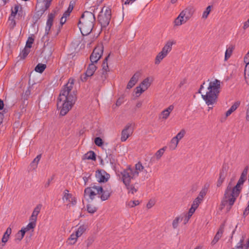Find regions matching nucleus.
<instances>
[{
	"label": "nucleus",
	"instance_id": "obj_41",
	"mask_svg": "<svg viewBox=\"0 0 249 249\" xmlns=\"http://www.w3.org/2000/svg\"><path fill=\"white\" fill-rule=\"evenodd\" d=\"M30 52V48L25 47L21 52L20 55L21 58L24 59Z\"/></svg>",
	"mask_w": 249,
	"mask_h": 249
},
{
	"label": "nucleus",
	"instance_id": "obj_17",
	"mask_svg": "<svg viewBox=\"0 0 249 249\" xmlns=\"http://www.w3.org/2000/svg\"><path fill=\"white\" fill-rule=\"evenodd\" d=\"M225 224H222L219 228L217 232L211 242L212 245H215L221 238L224 232Z\"/></svg>",
	"mask_w": 249,
	"mask_h": 249
},
{
	"label": "nucleus",
	"instance_id": "obj_29",
	"mask_svg": "<svg viewBox=\"0 0 249 249\" xmlns=\"http://www.w3.org/2000/svg\"><path fill=\"white\" fill-rule=\"evenodd\" d=\"M234 48V47L232 45H230L228 48H227L225 53V61H227L231 56Z\"/></svg>",
	"mask_w": 249,
	"mask_h": 249
},
{
	"label": "nucleus",
	"instance_id": "obj_19",
	"mask_svg": "<svg viewBox=\"0 0 249 249\" xmlns=\"http://www.w3.org/2000/svg\"><path fill=\"white\" fill-rule=\"evenodd\" d=\"M141 75V73L139 71L136 72L131 77L128 83L127 84L126 88L127 89H131L135 84L138 82L139 78Z\"/></svg>",
	"mask_w": 249,
	"mask_h": 249
},
{
	"label": "nucleus",
	"instance_id": "obj_48",
	"mask_svg": "<svg viewBox=\"0 0 249 249\" xmlns=\"http://www.w3.org/2000/svg\"><path fill=\"white\" fill-rule=\"evenodd\" d=\"M94 241V239L93 237H89L88 239L85 241V243L86 244V246L87 248L90 247L93 242Z\"/></svg>",
	"mask_w": 249,
	"mask_h": 249
},
{
	"label": "nucleus",
	"instance_id": "obj_6",
	"mask_svg": "<svg viewBox=\"0 0 249 249\" xmlns=\"http://www.w3.org/2000/svg\"><path fill=\"white\" fill-rule=\"evenodd\" d=\"M111 193L110 188H104L99 185L95 184L91 185L90 187H87L85 189L84 196L85 197L93 200L95 196L98 195L102 201L108 199Z\"/></svg>",
	"mask_w": 249,
	"mask_h": 249
},
{
	"label": "nucleus",
	"instance_id": "obj_27",
	"mask_svg": "<svg viewBox=\"0 0 249 249\" xmlns=\"http://www.w3.org/2000/svg\"><path fill=\"white\" fill-rule=\"evenodd\" d=\"M88 228V225L87 224H83L80 226L77 229L75 233L78 237L81 236V235L86 231Z\"/></svg>",
	"mask_w": 249,
	"mask_h": 249
},
{
	"label": "nucleus",
	"instance_id": "obj_4",
	"mask_svg": "<svg viewBox=\"0 0 249 249\" xmlns=\"http://www.w3.org/2000/svg\"><path fill=\"white\" fill-rule=\"evenodd\" d=\"M247 179V177L241 175L236 186L233 188L228 186L225 193V200L223 202L224 205L229 204L230 208L234 204L236 197L238 196L241 190V186L243 184Z\"/></svg>",
	"mask_w": 249,
	"mask_h": 249
},
{
	"label": "nucleus",
	"instance_id": "obj_55",
	"mask_svg": "<svg viewBox=\"0 0 249 249\" xmlns=\"http://www.w3.org/2000/svg\"><path fill=\"white\" fill-rule=\"evenodd\" d=\"M196 208L193 207V206H191V207L190 208V209H189V211L188 212V215H189V217H191L192 216V215H193V214L195 213V211L196 210Z\"/></svg>",
	"mask_w": 249,
	"mask_h": 249
},
{
	"label": "nucleus",
	"instance_id": "obj_10",
	"mask_svg": "<svg viewBox=\"0 0 249 249\" xmlns=\"http://www.w3.org/2000/svg\"><path fill=\"white\" fill-rule=\"evenodd\" d=\"M104 51L103 44H98L93 50L90 56V60L92 63H97L101 57Z\"/></svg>",
	"mask_w": 249,
	"mask_h": 249
},
{
	"label": "nucleus",
	"instance_id": "obj_54",
	"mask_svg": "<svg viewBox=\"0 0 249 249\" xmlns=\"http://www.w3.org/2000/svg\"><path fill=\"white\" fill-rule=\"evenodd\" d=\"M94 142L97 146H101L103 144V141L100 137H96L94 140Z\"/></svg>",
	"mask_w": 249,
	"mask_h": 249
},
{
	"label": "nucleus",
	"instance_id": "obj_40",
	"mask_svg": "<svg viewBox=\"0 0 249 249\" xmlns=\"http://www.w3.org/2000/svg\"><path fill=\"white\" fill-rule=\"evenodd\" d=\"M87 209L88 212L90 213H94L97 210V208L93 206L91 204H89L87 206Z\"/></svg>",
	"mask_w": 249,
	"mask_h": 249
},
{
	"label": "nucleus",
	"instance_id": "obj_33",
	"mask_svg": "<svg viewBox=\"0 0 249 249\" xmlns=\"http://www.w3.org/2000/svg\"><path fill=\"white\" fill-rule=\"evenodd\" d=\"M239 104L235 102L231 106L230 108L226 112V117H227L230 116L233 111H234L238 107Z\"/></svg>",
	"mask_w": 249,
	"mask_h": 249
},
{
	"label": "nucleus",
	"instance_id": "obj_20",
	"mask_svg": "<svg viewBox=\"0 0 249 249\" xmlns=\"http://www.w3.org/2000/svg\"><path fill=\"white\" fill-rule=\"evenodd\" d=\"M174 107L172 105L169 106L166 109L163 110L160 115V118L166 120L169 116L170 113L173 110Z\"/></svg>",
	"mask_w": 249,
	"mask_h": 249
},
{
	"label": "nucleus",
	"instance_id": "obj_62",
	"mask_svg": "<svg viewBox=\"0 0 249 249\" xmlns=\"http://www.w3.org/2000/svg\"><path fill=\"white\" fill-rule=\"evenodd\" d=\"M244 62L249 61V50L248 53L246 54L244 58Z\"/></svg>",
	"mask_w": 249,
	"mask_h": 249
},
{
	"label": "nucleus",
	"instance_id": "obj_35",
	"mask_svg": "<svg viewBox=\"0 0 249 249\" xmlns=\"http://www.w3.org/2000/svg\"><path fill=\"white\" fill-rule=\"evenodd\" d=\"M11 229L10 228H8L6 231L4 232L3 237L2 238V242L3 243H5L7 242L10 234L11 233Z\"/></svg>",
	"mask_w": 249,
	"mask_h": 249
},
{
	"label": "nucleus",
	"instance_id": "obj_7",
	"mask_svg": "<svg viewBox=\"0 0 249 249\" xmlns=\"http://www.w3.org/2000/svg\"><path fill=\"white\" fill-rule=\"evenodd\" d=\"M95 21L94 15L91 12L85 11L82 15L78 23L79 29L83 36L89 34Z\"/></svg>",
	"mask_w": 249,
	"mask_h": 249
},
{
	"label": "nucleus",
	"instance_id": "obj_37",
	"mask_svg": "<svg viewBox=\"0 0 249 249\" xmlns=\"http://www.w3.org/2000/svg\"><path fill=\"white\" fill-rule=\"evenodd\" d=\"M179 141L175 139L174 137L173 138L171 141L169 148L171 150H175L178 146Z\"/></svg>",
	"mask_w": 249,
	"mask_h": 249
},
{
	"label": "nucleus",
	"instance_id": "obj_21",
	"mask_svg": "<svg viewBox=\"0 0 249 249\" xmlns=\"http://www.w3.org/2000/svg\"><path fill=\"white\" fill-rule=\"evenodd\" d=\"M227 172L226 166H223L221 171L220 173L219 178L217 182V186L219 187L221 185L222 183L224 181Z\"/></svg>",
	"mask_w": 249,
	"mask_h": 249
},
{
	"label": "nucleus",
	"instance_id": "obj_49",
	"mask_svg": "<svg viewBox=\"0 0 249 249\" xmlns=\"http://www.w3.org/2000/svg\"><path fill=\"white\" fill-rule=\"evenodd\" d=\"M34 41V39L32 37H29L26 42V47L30 48L32 47V45Z\"/></svg>",
	"mask_w": 249,
	"mask_h": 249
},
{
	"label": "nucleus",
	"instance_id": "obj_39",
	"mask_svg": "<svg viewBox=\"0 0 249 249\" xmlns=\"http://www.w3.org/2000/svg\"><path fill=\"white\" fill-rule=\"evenodd\" d=\"M85 158L88 160H95L96 155L93 151H90L85 154Z\"/></svg>",
	"mask_w": 249,
	"mask_h": 249
},
{
	"label": "nucleus",
	"instance_id": "obj_42",
	"mask_svg": "<svg viewBox=\"0 0 249 249\" xmlns=\"http://www.w3.org/2000/svg\"><path fill=\"white\" fill-rule=\"evenodd\" d=\"M25 233V231L21 229L16 234L15 240L20 241L23 238Z\"/></svg>",
	"mask_w": 249,
	"mask_h": 249
},
{
	"label": "nucleus",
	"instance_id": "obj_16",
	"mask_svg": "<svg viewBox=\"0 0 249 249\" xmlns=\"http://www.w3.org/2000/svg\"><path fill=\"white\" fill-rule=\"evenodd\" d=\"M109 175L104 170H98L96 172L95 177L99 182H105L108 179Z\"/></svg>",
	"mask_w": 249,
	"mask_h": 249
},
{
	"label": "nucleus",
	"instance_id": "obj_50",
	"mask_svg": "<svg viewBox=\"0 0 249 249\" xmlns=\"http://www.w3.org/2000/svg\"><path fill=\"white\" fill-rule=\"evenodd\" d=\"M243 239H241L236 247L233 249H246L247 247L243 245Z\"/></svg>",
	"mask_w": 249,
	"mask_h": 249
},
{
	"label": "nucleus",
	"instance_id": "obj_8",
	"mask_svg": "<svg viewBox=\"0 0 249 249\" xmlns=\"http://www.w3.org/2000/svg\"><path fill=\"white\" fill-rule=\"evenodd\" d=\"M111 17V9L107 7H104L98 16V20L101 25L106 27L109 23Z\"/></svg>",
	"mask_w": 249,
	"mask_h": 249
},
{
	"label": "nucleus",
	"instance_id": "obj_25",
	"mask_svg": "<svg viewBox=\"0 0 249 249\" xmlns=\"http://www.w3.org/2000/svg\"><path fill=\"white\" fill-rule=\"evenodd\" d=\"M187 21V20L185 19L184 16L181 15V13L180 12L179 16L175 20V24L177 26H179L185 23Z\"/></svg>",
	"mask_w": 249,
	"mask_h": 249
},
{
	"label": "nucleus",
	"instance_id": "obj_60",
	"mask_svg": "<svg viewBox=\"0 0 249 249\" xmlns=\"http://www.w3.org/2000/svg\"><path fill=\"white\" fill-rule=\"evenodd\" d=\"M124 4H131L136 0H122Z\"/></svg>",
	"mask_w": 249,
	"mask_h": 249
},
{
	"label": "nucleus",
	"instance_id": "obj_3",
	"mask_svg": "<svg viewBox=\"0 0 249 249\" xmlns=\"http://www.w3.org/2000/svg\"><path fill=\"white\" fill-rule=\"evenodd\" d=\"M221 82L215 79L209 83L206 94H202V98L208 106L216 104L220 93Z\"/></svg>",
	"mask_w": 249,
	"mask_h": 249
},
{
	"label": "nucleus",
	"instance_id": "obj_32",
	"mask_svg": "<svg viewBox=\"0 0 249 249\" xmlns=\"http://www.w3.org/2000/svg\"><path fill=\"white\" fill-rule=\"evenodd\" d=\"M244 62L246 64L244 70L245 79L247 83L249 85V61Z\"/></svg>",
	"mask_w": 249,
	"mask_h": 249
},
{
	"label": "nucleus",
	"instance_id": "obj_34",
	"mask_svg": "<svg viewBox=\"0 0 249 249\" xmlns=\"http://www.w3.org/2000/svg\"><path fill=\"white\" fill-rule=\"evenodd\" d=\"M41 158V155L39 154L37 155L36 158L34 159L33 161L30 164L31 167L33 168V169H35L36 168L37 166V164Z\"/></svg>",
	"mask_w": 249,
	"mask_h": 249
},
{
	"label": "nucleus",
	"instance_id": "obj_61",
	"mask_svg": "<svg viewBox=\"0 0 249 249\" xmlns=\"http://www.w3.org/2000/svg\"><path fill=\"white\" fill-rule=\"evenodd\" d=\"M249 27V18L248 19V20L247 21H246V22H244L243 28L244 29H246L247 28H248Z\"/></svg>",
	"mask_w": 249,
	"mask_h": 249
},
{
	"label": "nucleus",
	"instance_id": "obj_2",
	"mask_svg": "<svg viewBox=\"0 0 249 249\" xmlns=\"http://www.w3.org/2000/svg\"><path fill=\"white\" fill-rule=\"evenodd\" d=\"M141 172H144L146 174H147L143 166L139 162L133 167L129 166L126 169H123L118 174V176L124 184H128V183H131L132 180L135 179Z\"/></svg>",
	"mask_w": 249,
	"mask_h": 249
},
{
	"label": "nucleus",
	"instance_id": "obj_38",
	"mask_svg": "<svg viewBox=\"0 0 249 249\" xmlns=\"http://www.w3.org/2000/svg\"><path fill=\"white\" fill-rule=\"evenodd\" d=\"M44 12L41 10L37 11L35 14L34 15L33 18L35 22L37 21V20L40 18L42 15L44 14Z\"/></svg>",
	"mask_w": 249,
	"mask_h": 249
},
{
	"label": "nucleus",
	"instance_id": "obj_36",
	"mask_svg": "<svg viewBox=\"0 0 249 249\" xmlns=\"http://www.w3.org/2000/svg\"><path fill=\"white\" fill-rule=\"evenodd\" d=\"M46 68V65L44 64L39 63L35 67V70L39 73H42Z\"/></svg>",
	"mask_w": 249,
	"mask_h": 249
},
{
	"label": "nucleus",
	"instance_id": "obj_22",
	"mask_svg": "<svg viewBox=\"0 0 249 249\" xmlns=\"http://www.w3.org/2000/svg\"><path fill=\"white\" fill-rule=\"evenodd\" d=\"M41 207L42 205L41 204H38L35 207L30 217V221H34L36 222L37 215L40 212Z\"/></svg>",
	"mask_w": 249,
	"mask_h": 249
},
{
	"label": "nucleus",
	"instance_id": "obj_13",
	"mask_svg": "<svg viewBox=\"0 0 249 249\" xmlns=\"http://www.w3.org/2000/svg\"><path fill=\"white\" fill-rule=\"evenodd\" d=\"M149 78H146L143 80L139 87L136 88V94L140 95L142 93L145 91L150 86Z\"/></svg>",
	"mask_w": 249,
	"mask_h": 249
},
{
	"label": "nucleus",
	"instance_id": "obj_12",
	"mask_svg": "<svg viewBox=\"0 0 249 249\" xmlns=\"http://www.w3.org/2000/svg\"><path fill=\"white\" fill-rule=\"evenodd\" d=\"M55 14L56 13L55 11H53V12L49 14L45 27V36L49 35L51 27L53 25V20L55 17Z\"/></svg>",
	"mask_w": 249,
	"mask_h": 249
},
{
	"label": "nucleus",
	"instance_id": "obj_56",
	"mask_svg": "<svg viewBox=\"0 0 249 249\" xmlns=\"http://www.w3.org/2000/svg\"><path fill=\"white\" fill-rule=\"evenodd\" d=\"M73 7H74L73 3H72L71 1L70 2L69 6L67 10H66L67 13L71 14V13L72 12V11L73 9Z\"/></svg>",
	"mask_w": 249,
	"mask_h": 249
},
{
	"label": "nucleus",
	"instance_id": "obj_26",
	"mask_svg": "<svg viewBox=\"0 0 249 249\" xmlns=\"http://www.w3.org/2000/svg\"><path fill=\"white\" fill-rule=\"evenodd\" d=\"M79 237L77 236L76 233H72L68 239L67 243L68 245H72L76 243Z\"/></svg>",
	"mask_w": 249,
	"mask_h": 249
},
{
	"label": "nucleus",
	"instance_id": "obj_44",
	"mask_svg": "<svg viewBox=\"0 0 249 249\" xmlns=\"http://www.w3.org/2000/svg\"><path fill=\"white\" fill-rule=\"evenodd\" d=\"M211 8L212 6L210 5L208 6L206 8V10L203 13L202 18L206 19L208 18V15H209L211 11Z\"/></svg>",
	"mask_w": 249,
	"mask_h": 249
},
{
	"label": "nucleus",
	"instance_id": "obj_14",
	"mask_svg": "<svg viewBox=\"0 0 249 249\" xmlns=\"http://www.w3.org/2000/svg\"><path fill=\"white\" fill-rule=\"evenodd\" d=\"M133 129L131 124H128L125 128L123 130L121 135V141L122 142L125 141L132 134Z\"/></svg>",
	"mask_w": 249,
	"mask_h": 249
},
{
	"label": "nucleus",
	"instance_id": "obj_63",
	"mask_svg": "<svg viewBox=\"0 0 249 249\" xmlns=\"http://www.w3.org/2000/svg\"><path fill=\"white\" fill-rule=\"evenodd\" d=\"M246 119L249 121V104L248 106L247 113H246Z\"/></svg>",
	"mask_w": 249,
	"mask_h": 249
},
{
	"label": "nucleus",
	"instance_id": "obj_9",
	"mask_svg": "<svg viewBox=\"0 0 249 249\" xmlns=\"http://www.w3.org/2000/svg\"><path fill=\"white\" fill-rule=\"evenodd\" d=\"M174 43L171 41H168L163 47L161 51L157 55L155 59V64H158L160 61L165 58L168 53L171 51L172 45Z\"/></svg>",
	"mask_w": 249,
	"mask_h": 249
},
{
	"label": "nucleus",
	"instance_id": "obj_5",
	"mask_svg": "<svg viewBox=\"0 0 249 249\" xmlns=\"http://www.w3.org/2000/svg\"><path fill=\"white\" fill-rule=\"evenodd\" d=\"M247 179V177L241 175L236 186L233 188L228 186L225 193V200L223 202L224 205L229 204L230 208L234 204L236 197L238 196L241 190V186L243 184Z\"/></svg>",
	"mask_w": 249,
	"mask_h": 249
},
{
	"label": "nucleus",
	"instance_id": "obj_11",
	"mask_svg": "<svg viewBox=\"0 0 249 249\" xmlns=\"http://www.w3.org/2000/svg\"><path fill=\"white\" fill-rule=\"evenodd\" d=\"M62 199L64 202H67V205L69 206H73L76 203L75 197H73L71 194H69L68 190H65Z\"/></svg>",
	"mask_w": 249,
	"mask_h": 249
},
{
	"label": "nucleus",
	"instance_id": "obj_15",
	"mask_svg": "<svg viewBox=\"0 0 249 249\" xmlns=\"http://www.w3.org/2000/svg\"><path fill=\"white\" fill-rule=\"evenodd\" d=\"M109 56L108 54L104 59L102 63V72L101 75V80L105 81L107 76V72L109 71V68L107 64L108 58Z\"/></svg>",
	"mask_w": 249,
	"mask_h": 249
},
{
	"label": "nucleus",
	"instance_id": "obj_23",
	"mask_svg": "<svg viewBox=\"0 0 249 249\" xmlns=\"http://www.w3.org/2000/svg\"><path fill=\"white\" fill-rule=\"evenodd\" d=\"M181 15L184 16L185 19H187L188 21L193 16L194 14V10L193 8L189 7L183 10L181 12Z\"/></svg>",
	"mask_w": 249,
	"mask_h": 249
},
{
	"label": "nucleus",
	"instance_id": "obj_18",
	"mask_svg": "<svg viewBox=\"0 0 249 249\" xmlns=\"http://www.w3.org/2000/svg\"><path fill=\"white\" fill-rule=\"evenodd\" d=\"M53 0H37V4L41 7L40 10L45 12L50 6Z\"/></svg>",
	"mask_w": 249,
	"mask_h": 249
},
{
	"label": "nucleus",
	"instance_id": "obj_24",
	"mask_svg": "<svg viewBox=\"0 0 249 249\" xmlns=\"http://www.w3.org/2000/svg\"><path fill=\"white\" fill-rule=\"evenodd\" d=\"M95 63L91 62V64H89L85 73L86 76L90 77L94 74L97 69L96 66L94 64Z\"/></svg>",
	"mask_w": 249,
	"mask_h": 249
},
{
	"label": "nucleus",
	"instance_id": "obj_31",
	"mask_svg": "<svg viewBox=\"0 0 249 249\" xmlns=\"http://www.w3.org/2000/svg\"><path fill=\"white\" fill-rule=\"evenodd\" d=\"M36 226V222L34 221H30L29 224L24 228H22V230L25 231V233L29 231L33 230Z\"/></svg>",
	"mask_w": 249,
	"mask_h": 249
},
{
	"label": "nucleus",
	"instance_id": "obj_47",
	"mask_svg": "<svg viewBox=\"0 0 249 249\" xmlns=\"http://www.w3.org/2000/svg\"><path fill=\"white\" fill-rule=\"evenodd\" d=\"M185 132H186L184 129H182L175 137H174V138L179 141L184 137Z\"/></svg>",
	"mask_w": 249,
	"mask_h": 249
},
{
	"label": "nucleus",
	"instance_id": "obj_59",
	"mask_svg": "<svg viewBox=\"0 0 249 249\" xmlns=\"http://www.w3.org/2000/svg\"><path fill=\"white\" fill-rule=\"evenodd\" d=\"M52 179H53V178H49V179H48L47 181L46 182H45V184H44V187H45V188H48V187L50 186V183H51V181H52Z\"/></svg>",
	"mask_w": 249,
	"mask_h": 249
},
{
	"label": "nucleus",
	"instance_id": "obj_46",
	"mask_svg": "<svg viewBox=\"0 0 249 249\" xmlns=\"http://www.w3.org/2000/svg\"><path fill=\"white\" fill-rule=\"evenodd\" d=\"M165 148H166L165 147H163L162 148H160L156 153L155 156L157 159L159 160L162 157V156L163 155V154L165 151Z\"/></svg>",
	"mask_w": 249,
	"mask_h": 249
},
{
	"label": "nucleus",
	"instance_id": "obj_51",
	"mask_svg": "<svg viewBox=\"0 0 249 249\" xmlns=\"http://www.w3.org/2000/svg\"><path fill=\"white\" fill-rule=\"evenodd\" d=\"M202 201L200 199L196 198L194 200L192 206L197 209L199 205L202 202Z\"/></svg>",
	"mask_w": 249,
	"mask_h": 249
},
{
	"label": "nucleus",
	"instance_id": "obj_64",
	"mask_svg": "<svg viewBox=\"0 0 249 249\" xmlns=\"http://www.w3.org/2000/svg\"><path fill=\"white\" fill-rule=\"evenodd\" d=\"M122 103H123L122 100L120 98H119L117 101L116 105V106H120L122 104Z\"/></svg>",
	"mask_w": 249,
	"mask_h": 249
},
{
	"label": "nucleus",
	"instance_id": "obj_43",
	"mask_svg": "<svg viewBox=\"0 0 249 249\" xmlns=\"http://www.w3.org/2000/svg\"><path fill=\"white\" fill-rule=\"evenodd\" d=\"M182 220V218L180 216H178L175 218V219L173 221L172 226L174 229H176L178 225L179 222H180Z\"/></svg>",
	"mask_w": 249,
	"mask_h": 249
},
{
	"label": "nucleus",
	"instance_id": "obj_30",
	"mask_svg": "<svg viewBox=\"0 0 249 249\" xmlns=\"http://www.w3.org/2000/svg\"><path fill=\"white\" fill-rule=\"evenodd\" d=\"M128 191V193H130L131 194H134L138 191L137 189L135 188V186L133 184H132L131 183H128V184H124Z\"/></svg>",
	"mask_w": 249,
	"mask_h": 249
},
{
	"label": "nucleus",
	"instance_id": "obj_45",
	"mask_svg": "<svg viewBox=\"0 0 249 249\" xmlns=\"http://www.w3.org/2000/svg\"><path fill=\"white\" fill-rule=\"evenodd\" d=\"M207 192V188H203L200 192L198 196L196 198H199L202 201L204 197L206 195Z\"/></svg>",
	"mask_w": 249,
	"mask_h": 249
},
{
	"label": "nucleus",
	"instance_id": "obj_58",
	"mask_svg": "<svg viewBox=\"0 0 249 249\" xmlns=\"http://www.w3.org/2000/svg\"><path fill=\"white\" fill-rule=\"evenodd\" d=\"M248 170H249V167L248 166H246L244 170L243 171L242 174H241V176H243V177H247V174H248Z\"/></svg>",
	"mask_w": 249,
	"mask_h": 249
},
{
	"label": "nucleus",
	"instance_id": "obj_28",
	"mask_svg": "<svg viewBox=\"0 0 249 249\" xmlns=\"http://www.w3.org/2000/svg\"><path fill=\"white\" fill-rule=\"evenodd\" d=\"M20 6L18 4H16L14 6V8L11 9V14L9 17V19L14 21V24H15V22L14 20V18L18 13Z\"/></svg>",
	"mask_w": 249,
	"mask_h": 249
},
{
	"label": "nucleus",
	"instance_id": "obj_1",
	"mask_svg": "<svg viewBox=\"0 0 249 249\" xmlns=\"http://www.w3.org/2000/svg\"><path fill=\"white\" fill-rule=\"evenodd\" d=\"M73 79H70L61 90L57 106L62 116L65 115L72 108L76 100V91L73 89Z\"/></svg>",
	"mask_w": 249,
	"mask_h": 249
},
{
	"label": "nucleus",
	"instance_id": "obj_53",
	"mask_svg": "<svg viewBox=\"0 0 249 249\" xmlns=\"http://www.w3.org/2000/svg\"><path fill=\"white\" fill-rule=\"evenodd\" d=\"M66 22V18H64L63 17H62L61 19H60V26L59 27L58 31L56 33L55 36H57L58 34V33H59V32H60V27H61L63 26V25Z\"/></svg>",
	"mask_w": 249,
	"mask_h": 249
},
{
	"label": "nucleus",
	"instance_id": "obj_52",
	"mask_svg": "<svg viewBox=\"0 0 249 249\" xmlns=\"http://www.w3.org/2000/svg\"><path fill=\"white\" fill-rule=\"evenodd\" d=\"M139 201L138 200L131 201L127 204V206L130 208L134 207L139 204Z\"/></svg>",
	"mask_w": 249,
	"mask_h": 249
},
{
	"label": "nucleus",
	"instance_id": "obj_57",
	"mask_svg": "<svg viewBox=\"0 0 249 249\" xmlns=\"http://www.w3.org/2000/svg\"><path fill=\"white\" fill-rule=\"evenodd\" d=\"M31 94V90L29 89H28L24 93V94L23 95V98L25 100H27L28 98L29 97V95Z\"/></svg>",
	"mask_w": 249,
	"mask_h": 249
}]
</instances>
